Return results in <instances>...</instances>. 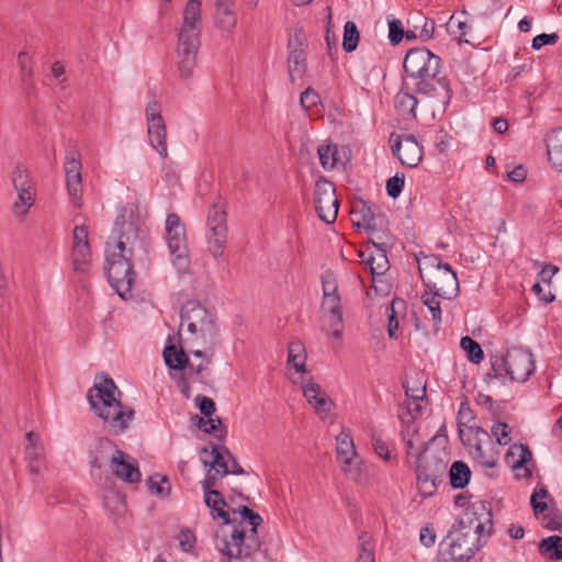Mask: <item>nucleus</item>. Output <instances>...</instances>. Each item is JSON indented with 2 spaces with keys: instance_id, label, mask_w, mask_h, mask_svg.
I'll list each match as a JSON object with an SVG mask.
<instances>
[{
  "instance_id": "44",
  "label": "nucleus",
  "mask_w": 562,
  "mask_h": 562,
  "mask_svg": "<svg viewBox=\"0 0 562 562\" xmlns=\"http://www.w3.org/2000/svg\"><path fill=\"white\" fill-rule=\"evenodd\" d=\"M360 34L357 25L352 21H348L344 27L342 48L347 53L353 52L359 43Z\"/></svg>"
},
{
  "instance_id": "31",
  "label": "nucleus",
  "mask_w": 562,
  "mask_h": 562,
  "mask_svg": "<svg viewBox=\"0 0 562 562\" xmlns=\"http://www.w3.org/2000/svg\"><path fill=\"white\" fill-rule=\"evenodd\" d=\"M457 419H458L459 435H460V438L463 443H465V440L463 439V430H462L463 426H467L469 428V431L473 436L487 437V432L485 430H483L481 427L471 425V423L474 420V414H473V411L470 408L467 401L461 403Z\"/></svg>"
},
{
  "instance_id": "1",
  "label": "nucleus",
  "mask_w": 562,
  "mask_h": 562,
  "mask_svg": "<svg viewBox=\"0 0 562 562\" xmlns=\"http://www.w3.org/2000/svg\"><path fill=\"white\" fill-rule=\"evenodd\" d=\"M204 503L211 509L213 518H221L223 525L214 536L215 548L221 554L232 559H246L260 549V540L257 528L262 524V518L251 508L240 505L234 513H238L243 520L236 521L229 518L225 510L227 503L218 492V496L204 495Z\"/></svg>"
},
{
  "instance_id": "42",
  "label": "nucleus",
  "mask_w": 562,
  "mask_h": 562,
  "mask_svg": "<svg viewBox=\"0 0 562 562\" xmlns=\"http://www.w3.org/2000/svg\"><path fill=\"white\" fill-rule=\"evenodd\" d=\"M97 456L91 461L92 467L101 468L102 460L105 458L111 459V456L115 452V450H120L115 443L109 438L102 437L98 440L97 443Z\"/></svg>"
},
{
  "instance_id": "62",
  "label": "nucleus",
  "mask_w": 562,
  "mask_h": 562,
  "mask_svg": "<svg viewBox=\"0 0 562 562\" xmlns=\"http://www.w3.org/2000/svg\"><path fill=\"white\" fill-rule=\"evenodd\" d=\"M559 40V36L557 33H551V34H546V33H542V34H539L537 36L533 37L532 40V48L538 50L540 49L542 46L544 45H548V44H555Z\"/></svg>"
},
{
  "instance_id": "64",
  "label": "nucleus",
  "mask_w": 562,
  "mask_h": 562,
  "mask_svg": "<svg viewBox=\"0 0 562 562\" xmlns=\"http://www.w3.org/2000/svg\"><path fill=\"white\" fill-rule=\"evenodd\" d=\"M419 540L422 544L425 546L426 548L434 546L436 541L435 530L429 526L422 528Z\"/></svg>"
},
{
  "instance_id": "63",
  "label": "nucleus",
  "mask_w": 562,
  "mask_h": 562,
  "mask_svg": "<svg viewBox=\"0 0 562 562\" xmlns=\"http://www.w3.org/2000/svg\"><path fill=\"white\" fill-rule=\"evenodd\" d=\"M372 447L375 453L382 459L389 461L391 459V452L385 441H383L379 436L372 437Z\"/></svg>"
},
{
  "instance_id": "28",
  "label": "nucleus",
  "mask_w": 562,
  "mask_h": 562,
  "mask_svg": "<svg viewBox=\"0 0 562 562\" xmlns=\"http://www.w3.org/2000/svg\"><path fill=\"white\" fill-rule=\"evenodd\" d=\"M201 453L210 454L212 457L211 460H202L205 467H209L211 470H214L215 473H220L222 475H227L229 473V465L225 458L232 457V453L225 446L212 443L211 450H209L207 447H203L201 449Z\"/></svg>"
},
{
  "instance_id": "13",
  "label": "nucleus",
  "mask_w": 562,
  "mask_h": 562,
  "mask_svg": "<svg viewBox=\"0 0 562 562\" xmlns=\"http://www.w3.org/2000/svg\"><path fill=\"white\" fill-rule=\"evenodd\" d=\"M64 168L69 199L76 207H80L82 205V165L77 150L67 153Z\"/></svg>"
},
{
  "instance_id": "57",
  "label": "nucleus",
  "mask_w": 562,
  "mask_h": 562,
  "mask_svg": "<svg viewBox=\"0 0 562 562\" xmlns=\"http://www.w3.org/2000/svg\"><path fill=\"white\" fill-rule=\"evenodd\" d=\"M179 544L184 552H191L195 546V536L190 529H182L179 535Z\"/></svg>"
},
{
  "instance_id": "26",
  "label": "nucleus",
  "mask_w": 562,
  "mask_h": 562,
  "mask_svg": "<svg viewBox=\"0 0 562 562\" xmlns=\"http://www.w3.org/2000/svg\"><path fill=\"white\" fill-rule=\"evenodd\" d=\"M303 395L318 414H327L334 406V402L328 397L326 392L319 384L313 381H307L303 385Z\"/></svg>"
},
{
  "instance_id": "9",
  "label": "nucleus",
  "mask_w": 562,
  "mask_h": 562,
  "mask_svg": "<svg viewBox=\"0 0 562 562\" xmlns=\"http://www.w3.org/2000/svg\"><path fill=\"white\" fill-rule=\"evenodd\" d=\"M166 239L171 256V262L179 273L190 270V257L186 237V227L176 213L166 218Z\"/></svg>"
},
{
  "instance_id": "6",
  "label": "nucleus",
  "mask_w": 562,
  "mask_h": 562,
  "mask_svg": "<svg viewBox=\"0 0 562 562\" xmlns=\"http://www.w3.org/2000/svg\"><path fill=\"white\" fill-rule=\"evenodd\" d=\"M424 285L435 296L447 300L454 299L459 293V281L449 263H443L438 256H428L418 265Z\"/></svg>"
},
{
  "instance_id": "19",
  "label": "nucleus",
  "mask_w": 562,
  "mask_h": 562,
  "mask_svg": "<svg viewBox=\"0 0 562 562\" xmlns=\"http://www.w3.org/2000/svg\"><path fill=\"white\" fill-rule=\"evenodd\" d=\"M110 469L117 479L127 483L140 481V472L136 460L123 450H115L110 459Z\"/></svg>"
},
{
  "instance_id": "27",
  "label": "nucleus",
  "mask_w": 562,
  "mask_h": 562,
  "mask_svg": "<svg viewBox=\"0 0 562 562\" xmlns=\"http://www.w3.org/2000/svg\"><path fill=\"white\" fill-rule=\"evenodd\" d=\"M373 246L376 248L378 254L376 256L373 255H366L363 251L359 252V257L361 258L362 262L368 266L372 278L374 276H381L385 271L389 270V260L386 257V245L385 243H382L380 240L371 239Z\"/></svg>"
},
{
  "instance_id": "60",
  "label": "nucleus",
  "mask_w": 562,
  "mask_h": 562,
  "mask_svg": "<svg viewBox=\"0 0 562 562\" xmlns=\"http://www.w3.org/2000/svg\"><path fill=\"white\" fill-rule=\"evenodd\" d=\"M404 35L402 23L400 20H393L389 24V38L391 44L397 45Z\"/></svg>"
},
{
  "instance_id": "50",
  "label": "nucleus",
  "mask_w": 562,
  "mask_h": 562,
  "mask_svg": "<svg viewBox=\"0 0 562 562\" xmlns=\"http://www.w3.org/2000/svg\"><path fill=\"white\" fill-rule=\"evenodd\" d=\"M148 486L151 492L158 496L166 497L170 494V484L166 476L159 474L153 475L148 480Z\"/></svg>"
},
{
  "instance_id": "4",
  "label": "nucleus",
  "mask_w": 562,
  "mask_h": 562,
  "mask_svg": "<svg viewBox=\"0 0 562 562\" xmlns=\"http://www.w3.org/2000/svg\"><path fill=\"white\" fill-rule=\"evenodd\" d=\"M95 380L94 386L88 392L91 409L108 424L113 435L125 432L134 419V408L121 403L122 393L111 378L101 373Z\"/></svg>"
},
{
  "instance_id": "36",
  "label": "nucleus",
  "mask_w": 562,
  "mask_h": 562,
  "mask_svg": "<svg viewBox=\"0 0 562 562\" xmlns=\"http://www.w3.org/2000/svg\"><path fill=\"white\" fill-rule=\"evenodd\" d=\"M539 552L551 561L562 560V537L550 536L539 542Z\"/></svg>"
},
{
  "instance_id": "48",
  "label": "nucleus",
  "mask_w": 562,
  "mask_h": 562,
  "mask_svg": "<svg viewBox=\"0 0 562 562\" xmlns=\"http://www.w3.org/2000/svg\"><path fill=\"white\" fill-rule=\"evenodd\" d=\"M16 191L19 193V201L14 203V211L16 214L24 215L34 202V193L32 187L18 189Z\"/></svg>"
},
{
  "instance_id": "34",
  "label": "nucleus",
  "mask_w": 562,
  "mask_h": 562,
  "mask_svg": "<svg viewBox=\"0 0 562 562\" xmlns=\"http://www.w3.org/2000/svg\"><path fill=\"white\" fill-rule=\"evenodd\" d=\"M307 69L306 50L288 52V72L291 82L302 78Z\"/></svg>"
},
{
  "instance_id": "15",
  "label": "nucleus",
  "mask_w": 562,
  "mask_h": 562,
  "mask_svg": "<svg viewBox=\"0 0 562 562\" xmlns=\"http://www.w3.org/2000/svg\"><path fill=\"white\" fill-rule=\"evenodd\" d=\"M548 497L549 492L544 486L535 490L530 498L533 513L541 519L544 528L562 532V515L555 508H549L547 502L543 501Z\"/></svg>"
},
{
  "instance_id": "21",
  "label": "nucleus",
  "mask_w": 562,
  "mask_h": 562,
  "mask_svg": "<svg viewBox=\"0 0 562 562\" xmlns=\"http://www.w3.org/2000/svg\"><path fill=\"white\" fill-rule=\"evenodd\" d=\"M164 360L168 368L172 370H183L189 368L190 371L196 374L202 373L211 363V358H201L198 364L190 363L187 353L183 349H177L175 345L166 346L164 349Z\"/></svg>"
},
{
  "instance_id": "32",
  "label": "nucleus",
  "mask_w": 562,
  "mask_h": 562,
  "mask_svg": "<svg viewBox=\"0 0 562 562\" xmlns=\"http://www.w3.org/2000/svg\"><path fill=\"white\" fill-rule=\"evenodd\" d=\"M416 473H417V486H418L419 493L424 497L432 496L436 493L438 485H439V483H441L443 476L437 475L434 472L425 471L417 467H416Z\"/></svg>"
},
{
  "instance_id": "38",
  "label": "nucleus",
  "mask_w": 562,
  "mask_h": 562,
  "mask_svg": "<svg viewBox=\"0 0 562 562\" xmlns=\"http://www.w3.org/2000/svg\"><path fill=\"white\" fill-rule=\"evenodd\" d=\"M417 103V99L404 90H401L394 97V106L402 115L411 114L415 116Z\"/></svg>"
},
{
  "instance_id": "16",
  "label": "nucleus",
  "mask_w": 562,
  "mask_h": 562,
  "mask_svg": "<svg viewBox=\"0 0 562 562\" xmlns=\"http://www.w3.org/2000/svg\"><path fill=\"white\" fill-rule=\"evenodd\" d=\"M439 74L440 70L412 78L415 81L414 91L418 94L439 98L442 102L448 101L451 97L450 86L448 80Z\"/></svg>"
},
{
  "instance_id": "8",
  "label": "nucleus",
  "mask_w": 562,
  "mask_h": 562,
  "mask_svg": "<svg viewBox=\"0 0 562 562\" xmlns=\"http://www.w3.org/2000/svg\"><path fill=\"white\" fill-rule=\"evenodd\" d=\"M323 300L321 310L324 318V329L334 338L339 339L342 336L344 317L338 285L333 274L327 273L322 277Z\"/></svg>"
},
{
  "instance_id": "33",
  "label": "nucleus",
  "mask_w": 562,
  "mask_h": 562,
  "mask_svg": "<svg viewBox=\"0 0 562 562\" xmlns=\"http://www.w3.org/2000/svg\"><path fill=\"white\" fill-rule=\"evenodd\" d=\"M547 154L553 166H562V127L548 134Z\"/></svg>"
},
{
  "instance_id": "39",
  "label": "nucleus",
  "mask_w": 562,
  "mask_h": 562,
  "mask_svg": "<svg viewBox=\"0 0 562 562\" xmlns=\"http://www.w3.org/2000/svg\"><path fill=\"white\" fill-rule=\"evenodd\" d=\"M514 456H518V459L514 462L513 468H524L526 473L525 475L528 477L531 476V471L526 467V464L532 459V453L529 448L524 445H514L510 447L507 457Z\"/></svg>"
},
{
  "instance_id": "7",
  "label": "nucleus",
  "mask_w": 562,
  "mask_h": 562,
  "mask_svg": "<svg viewBox=\"0 0 562 562\" xmlns=\"http://www.w3.org/2000/svg\"><path fill=\"white\" fill-rule=\"evenodd\" d=\"M491 367L493 376L505 381L525 382L535 372L536 363L529 349L516 347L509 349L506 355H492Z\"/></svg>"
},
{
  "instance_id": "56",
  "label": "nucleus",
  "mask_w": 562,
  "mask_h": 562,
  "mask_svg": "<svg viewBox=\"0 0 562 562\" xmlns=\"http://www.w3.org/2000/svg\"><path fill=\"white\" fill-rule=\"evenodd\" d=\"M215 471L209 470V473L206 474L205 479L202 481V490L204 492V495H214L215 497L218 496V491L214 487L217 485V477H216Z\"/></svg>"
},
{
  "instance_id": "52",
  "label": "nucleus",
  "mask_w": 562,
  "mask_h": 562,
  "mask_svg": "<svg viewBox=\"0 0 562 562\" xmlns=\"http://www.w3.org/2000/svg\"><path fill=\"white\" fill-rule=\"evenodd\" d=\"M510 428L506 423H496L492 427V434L496 438L497 443L506 446L510 442Z\"/></svg>"
},
{
  "instance_id": "51",
  "label": "nucleus",
  "mask_w": 562,
  "mask_h": 562,
  "mask_svg": "<svg viewBox=\"0 0 562 562\" xmlns=\"http://www.w3.org/2000/svg\"><path fill=\"white\" fill-rule=\"evenodd\" d=\"M404 182H405V176L404 173H396L395 176L391 177L387 181H386V192L387 194L391 196V198H397L403 188H404Z\"/></svg>"
},
{
  "instance_id": "49",
  "label": "nucleus",
  "mask_w": 562,
  "mask_h": 562,
  "mask_svg": "<svg viewBox=\"0 0 562 562\" xmlns=\"http://www.w3.org/2000/svg\"><path fill=\"white\" fill-rule=\"evenodd\" d=\"M360 552L357 562H375L374 561V547L371 538L367 532L359 536Z\"/></svg>"
},
{
  "instance_id": "45",
  "label": "nucleus",
  "mask_w": 562,
  "mask_h": 562,
  "mask_svg": "<svg viewBox=\"0 0 562 562\" xmlns=\"http://www.w3.org/2000/svg\"><path fill=\"white\" fill-rule=\"evenodd\" d=\"M340 463L341 469L348 479L355 482H359L361 480L363 472L362 460L358 454L356 457L342 460Z\"/></svg>"
},
{
  "instance_id": "17",
  "label": "nucleus",
  "mask_w": 562,
  "mask_h": 562,
  "mask_svg": "<svg viewBox=\"0 0 562 562\" xmlns=\"http://www.w3.org/2000/svg\"><path fill=\"white\" fill-rule=\"evenodd\" d=\"M91 252L88 240V227L75 226L72 231L71 261L74 270L85 272L90 261Z\"/></svg>"
},
{
  "instance_id": "37",
  "label": "nucleus",
  "mask_w": 562,
  "mask_h": 562,
  "mask_svg": "<svg viewBox=\"0 0 562 562\" xmlns=\"http://www.w3.org/2000/svg\"><path fill=\"white\" fill-rule=\"evenodd\" d=\"M321 165L324 169L330 170L335 168L340 158L338 156V147L333 144H323L317 148Z\"/></svg>"
},
{
  "instance_id": "14",
  "label": "nucleus",
  "mask_w": 562,
  "mask_h": 562,
  "mask_svg": "<svg viewBox=\"0 0 562 562\" xmlns=\"http://www.w3.org/2000/svg\"><path fill=\"white\" fill-rule=\"evenodd\" d=\"M438 438V435L434 436L423 446V450L417 454V468L445 476L449 454L445 448L432 449L431 446Z\"/></svg>"
},
{
  "instance_id": "24",
  "label": "nucleus",
  "mask_w": 562,
  "mask_h": 562,
  "mask_svg": "<svg viewBox=\"0 0 562 562\" xmlns=\"http://www.w3.org/2000/svg\"><path fill=\"white\" fill-rule=\"evenodd\" d=\"M353 215L359 216V218L355 222L357 227H363L368 233H370L371 236H374L378 240L382 239V236L378 235L376 233L385 223L384 215L375 214L372 206L364 202H361L360 205L353 209Z\"/></svg>"
},
{
  "instance_id": "41",
  "label": "nucleus",
  "mask_w": 562,
  "mask_h": 562,
  "mask_svg": "<svg viewBox=\"0 0 562 562\" xmlns=\"http://www.w3.org/2000/svg\"><path fill=\"white\" fill-rule=\"evenodd\" d=\"M403 386L405 389L406 396L412 398L413 404H414V408H412L411 405L408 404V407H407L408 411L409 412L415 411L417 413H420L422 407L418 402L423 401L424 397L426 396V386L422 385L420 382H414L413 385H411L409 381H406L403 384Z\"/></svg>"
},
{
  "instance_id": "10",
  "label": "nucleus",
  "mask_w": 562,
  "mask_h": 562,
  "mask_svg": "<svg viewBox=\"0 0 562 562\" xmlns=\"http://www.w3.org/2000/svg\"><path fill=\"white\" fill-rule=\"evenodd\" d=\"M207 247L213 257L218 258L224 254L227 241V224L225 204L221 198L213 202L207 215Z\"/></svg>"
},
{
  "instance_id": "18",
  "label": "nucleus",
  "mask_w": 562,
  "mask_h": 562,
  "mask_svg": "<svg viewBox=\"0 0 562 562\" xmlns=\"http://www.w3.org/2000/svg\"><path fill=\"white\" fill-rule=\"evenodd\" d=\"M392 153L407 167H417L423 159V147L413 135L397 136L392 145Z\"/></svg>"
},
{
  "instance_id": "20",
  "label": "nucleus",
  "mask_w": 562,
  "mask_h": 562,
  "mask_svg": "<svg viewBox=\"0 0 562 562\" xmlns=\"http://www.w3.org/2000/svg\"><path fill=\"white\" fill-rule=\"evenodd\" d=\"M164 360L168 368L172 370H183L189 368L190 371L196 374L202 373L211 363V358H201L198 364L190 363L187 353L183 349H177L175 345L166 346L164 349Z\"/></svg>"
},
{
  "instance_id": "54",
  "label": "nucleus",
  "mask_w": 562,
  "mask_h": 562,
  "mask_svg": "<svg viewBox=\"0 0 562 562\" xmlns=\"http://www.w3.org/2000/svg\"><path fill=\"white\" fill-rule=\"evenodd\" d=\"M194 402L203 416L211 417L215 413V402L212 398L196 395Z\"/></svg>"
},
{
  "instance_id": "25",
  "label": "nucleus",
  "mask_w": 562,
  "mask_h": 562,
  "mask_svg": "<svg viewBox=\"0 0 562 562\" xmlns=\"http://www.w3.org/2000/svg\"><path fill=\"white\" fill-rule=\"evenodd\" d=\"M486 441L483 443L480 436H473V439H469L464 445H468L473 450L471 451L475 461H477L483 468L493 469L496 467L498 461V452L495 450L493 442L490 437H485Z\"/></svg>"
},
{
  "instance_id": "46",
  "label": "nucleus",
  "mask_w": 562,
  "mask_h": 562,
  "mask_svg": "<svg viewBox=\"0 0 562 562\" xmlns=\"http://www.w3.org/2000/svg\"><path fill=\"white\" fill-rule=\"evenodd\" d=\"M461 348L467 352L468 359L473 363H480L484 358L482 347L477 341L465 336L460 341Z\"/></svg>"
},
{
  "instance_id": "23",
  "label": "nucleus",
  "mask_w": 562,
  "mask_h": 562,
  "mask_svg": "<svg viewBox=\"0 0 562 562\" xmlns=\"http://www.w3.org/2000/svg\"><path fill=\"white\" fill-rule=\"evenodd\" d=\"M181 321L187 323L189 331L215 322V317L196 301H188L181 308Z\"/></svg>"
},
{
  "instance_id": "2",
  "label": "nucleus",
  "mask_w": 562,
  "mask_h": 562,
  "mask_svg": "<svg viewBox=\"0 0 562 562\" xmlns=\"http://www.w3.org/2000/svg\"><path fill=\"white\" fill-rule=\"evenodd\" d=\"M138 233L139 225L134 206L131 204L122 206L105 244L106 277L111 286L122 299L132 296L135 281L133 256Z\"/></svg>"
},
{
  "instance_id": "59",
  "label": "nucleus",
  "mask_w": 562,
  "mask_h": 562,
  "mask_svg": "<svg viewBox=\"0 0 562 562\" xmlns=\"http://www.w3.org/2000/svg\"><path fill=\"white\" fill-rule=\"evenodd\" d=\"M18 64L21 69L22 79L25 81L30 79L33 75V69L31 67V58L25 52H21L18 55Z\"/></svg>"
},
{
  "instance_id": "30",
  "label": "nucleus",
  "mask_w": 562,
  "mask_h": 562,
  "mask_svg": "<svg viewBox=\"0 0 562 562\" xmlns=\"http://www.w3.org/2000/svg\"><path fill=\"white\" fill-rule=\"evenodd\" d=\"M147 123V132L151 146L162 158H166L168 156L166 144L167 131L164 120L156 119V121Z\"/></svg>"
},
{
  "instance_id": "40",
  "label": "nucleus",
  "mask_w": 562,
  "mask_h": 562,
  "mask_svg": "<svg viewBox=\"0 0 562 562\" xmlns=\"http://www.w3.org/2000/svg\"><path fill=\"white\" fill-rule=\"evenodd\" d=\"M337 441V459L339 462L346 460L348 458L356 457L358 453L356 451L352 437L349 434L340 432L336 437Z\"/></svg>"
},
{
  "instance_id": "29",
  "label": "nucleus",
  "mask_w": 562,
  "mask_h": 562,
  "mask_svg": "<svg viewBox=\"0 0 562 562\" xmlns=\"http://www.w3.org/2000/svg\"><path fill=\"white\" fill-rule=\"evenodd\" d=\"M233 7V0H216L215 2V25L226 34H232L237 23Z\"/></svg>"
},
{
  "instance_id": "53",
  "label": "nucleus",
  "mask_w": 562,
  "mask_h": 562,
  "mask_svg": "<svg viewBox=\"0 0 562 562\" xmlns=\"http://www.w3.org/2000/svg\"><path fill=\"white\" fill-rule=\"evenodd\" d=\"M12 182L16 190L32 187L31 180L29 179V173L22 166H16L13 170Z\"/></svg>"
},
{
  "instance_id": "61",
  "label": "nucleus",
  "mask_w": 562,
  "mask_h": 562,
  "mask_svg": "<svg viewBox=\"0 0 562 562\" xmlns=\"http://www.w3.org/2000/svg\"><path fill=\"white\" fill-rule=\"evenodd\" d=\"M559 267L554 265H544L541 271L538 273V282H542L550 286L552 278L559 272Z\"/></svg>"
},
{
  "instance_id": "47",
  "label": "nucleus",
  "mask_w": 562,
  "mask_h": 562,
  "mask_svg": "<svg viewBox=\"0 0 562 562\" xmlns=\"http://www.w3.org/2000/svg\"><path fill=\"white\" fill-rule=\"evenodd\" d=\"M437 297L438 296H435V294L430 295V292H425L422 295L424 305H426L431 313V318L436 330H438L441 323V307Z\"/></svg>"
},
{
  "instance_id": "5",
  "label": "nucleus",
  "mask_w": 562,
  "mask_h": 562,
  "mask_svg": "<svg viewBox=\"0 0 562 562\" xmlns=\"http://www.w3.org/2000/svg\"><path fill=\"white\" fill-rule=\"evenodd\" d=\"M202 31L201 1L189 0L183 10V21L178 33V69L180 76L188 79L196 66Z\"/></svg>"
},
{
  "instance_id": "3",
  "label": "nucleus",
  "mask_w": 562,
  "mask_h": 562,
  "mask_svg": "<svg viewBox=\"0 0 562 562\" xmlns=\"http://www.w3.org/2000/svg\"><path fill=\"white\" fill-rule=\"evenodd\" d=\"M493 529L492 506L488 502H475L467 507L453 524L445 541L440 543V562H469L484 546L483 537Z\"/></svg>"
},
{
  "instance_id": "43",
  "label": "nucleus",
  "mask_w": 562,
  "mask_h": 562,
  "mask_svg": "<svg viewBox=\"0 0 562 562\" xmlns=\"http://www.w3.org/2000/svg\"><path fill=\"white\" fill-rule=\"evenodd\" d=\"M288 52H305L307 48V37L302 26L295 25L289 32Z\"/></svg>"
},
{
  "instance_id": "55",
  "label": "nucleus",
  "mask_w": 562,
  "mask_h": 562,
  "mask_svg": "<svg viewBox=\"0 0 562 562\" xmlns=\"http://www.w3.org/2000/svg\"><path fill=\"white\" fill-rule=\"evenodd\" d=\"M318 102L319 95L313 88L308 87L301 93L300 103L305 110L315 106Z\"/></svg>"
},
{
  "instance_id": "12",
  "label": "nucleus",
  "mask_w": 562,
  "mask_h": 562,
  "mask_svg": "<svg viewBox=\"0 0 562 562\" xmlns=\"http://www.w3.org/2000/svg\"><path fill=\"white\" fill-rule=\"evenodd\" d=\"M441 59L425 47L412 48L404 58L403 68L409 78L439 71Z\"/></svg>"
},
{
  "instance_id": "22",
  "label": "nucleus",
  "mask_w": 562,
  "mask_h": 562,
  "mask_svg": "<svg viewBox=\"0 0 562 562\" xmlns=\"http://www.w3.org/2000/svg\"><path fill=\"white\" fill-rule=\"evenodd\" d=\"M190 333L193 335L194 342L199 346V348L191 351L193 356L196 358L210 357L212 359L213 351L217 344V327L215 322Z\"/></svg>"
},
{
  "instance_id": "58",
  "label": "nucleus",
  "mask_w": 562,
  "mask_h": 562,
  "mask_svg": "<svg viewBox=\"0 0 562 562\" xmlns=\"http://www.w3.org/2000/svg\"><path fill=\"white\" fill-rule=\"evenodd\" d=\"M206 418L207 419L199 417L196 425H198L199 429L202 430L203 432L214 434L215 431H217V428L222 425V420L220 417L212 418V416H211V417H206Z\"/></svg>"
},
{
  "instance_id": "11",
  "label": "nucleus",
  "mask_w": 562,
  "mask_h": 562,
  "mask_svg": "<svg viewBox=\"0 0 562 562\" xmlns=\"http://www.w3.org/2000/svg\"><path fill=\"white\" fill-rule=\"evenodd\" d=\"M315 211L323 222L326 224L335 223L339 209V201L336 196V188L334 183L321 177L314 189Z\"/></svg>"
},
{
  "instance_id": "35",
  "label": "nucleus",
  "mask_w": 562,
  "mask_h": 562,
  "mask_svg": "<svg viewBox=\"0 0 562 562\" xmlns=\"http://www.w3.org/2000/svg\"><path fill=\"white\" fill-rule=\"evenodd\" d=\"M450 484L453 488H464L471 479V470L463 461H454L449 470Z\"/></svg>"
}]
</instances>
